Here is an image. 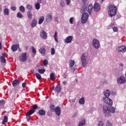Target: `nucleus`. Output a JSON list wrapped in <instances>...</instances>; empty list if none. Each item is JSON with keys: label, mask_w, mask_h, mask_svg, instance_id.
I'll list each match as a JSON object with an SVG mask.
<instances>
[{"label": "nucleus", "mask_w": 126, "mask_h": 126, "mask_svg": "<svg viewBox=\"0 0 126 126\" xmlns=\"http://www.w3.org/2000/svg\"><path fill=\"white\" fill-rule=\"evenodd\" d=\"M104 95L106 96L103 97V101L104 103H106L107 105H109V106H112L113 105V100L108 97L110 96V91L108 90H106L104 92Z\"/></svg>", "instance_id": "1"}, {"label": "nucleus", "mask_w": 126, "mask_h": 126, "mask_svg": "<svg viewBox=\"0 0 126 126\" xmlns=\"http://www.w3.org/2000/svg\"><path fill=\"white\" fill-rule=\"evenodd\" d=\"M103 113L105 114V117L110 116V113H115V108L104 104Z\"/></svg>", "instance_id": "2"}, {"label": "nucleus", "mask_w": 126, "mask_h": 126, "mask_svg": "<svg viewBox=\"0 0 126 126\" xmlns=\"http://www.w3.org/2000/svg\"><path fill=\"white\" fill-rule=\"evenodd\" d=\"M108 15L110 17H113L117 14V6L112 5L108 6Z\"/></svg>", "instance_id": "3"}, {"label": "nucleus", "mask_w": 126, "mask_h": 126, "mask_svg": "<svg viewBox=\"0 0 126 126\" xmlns=\"http://www.w3.org/2000/svg\"><path fill=\"white\" fill-rule=\"evenodd\" d=\"M89 17V15H88V13H83L82 15L81 18V23L83 24L86 23L87 22V20H88V17Z\"/></svg>", "instance_id": "4"}, {"label": "nucleus", "mask_w": 126, "mask_h": 126, "mask_svg": "<svg viewBox=\"0 0 126 126\" xmlns=\"http://www.w3.org/2000/svg\"><path fill=\"white\" fill-rule=\"evenodd\" d=\"M92 44L94 49H99L100 48V42L97 39H94Z\"/></svg>", "instance_id": "5"}, {"label": "nucleus", "mask_w": 126, "mask_h": 126, "mask_svg": "<svg viewBox=\"0 0 126 126\" xmlns=\"http://www.w3.org/2000/svg\"><path fill=\"white\" fill-rule=\"evenodd\" d=\"M27 58V53H23L20 55L19 59L20 62H26Z\"/></svg>", "instance_id": "6"}, {"label": "nucleus", "mask_w": 126, "mask_h": 126, "mask_svg": "<svg viewBox=\"0 0 126 126\" xmlns=\"http://www.w3.org/2000/svg\"><path fill=\"white\" fill-rule=\"evenodd\" d=\"M85 54H83L82 55L81 58V62L82 63L83 66L84 67H85V66L86 65V63H86V57L85 56Z\"/></svg>", "instance_id": "7"}, {"label": "nucleus", "mask_w": 126, "mask_h": 126, "mask_svg": "<svg viewBox=\"0 0 126 126\" xmlns=\"http://www.w3.org/2000/svg\"><path fill=\"white\" fill-rule=\"evenodd\" d=\"M40 36L42 39L45 40V39H47V37H48V33L45 32V31L42 30L40 32Z\"/></svg>", "instance_id": "8"}, {"label": "nucleus", "mask_w": 126, "mask_h": 126, "mask_svg": "<svg viewBox=\"0 0 126 126\" xmlns=\"http://www.w3.org/2000/svg\"><path fill=\"white\" fill-rule=\"evenodd\" d=\"M117 82L119 84H122V83H124V82H126V77L124 76H121V77L117 79Z\"/></svg>", "instance_id": "9"}, {"label": "nucleus", "mask_w": 126, "mask_h": 126, "mask_svg": "<svg viewBox=\"0 0 126 126\" xmlns=\"http://www.w3.org/2000/svg\"><path fill=\"white\" fill-rule=\"evenodd\" d=\"M94 11H96V12H97V11H99V10H100V9H101V6L100 5V4L99 3H95L94 4Z\"/></svg>", "instance_id": "10"}, {"label": "nucleus", "mask_w": 126, "mask_h": 126, "mask_svg": "<svg viewBox=\"0 0 126 126\" xmlns=\"http://www.w3.org/2000/svg\"><path fill=\"white\" fill-rule=\"evenodd\" d=\"M54 91L56 93H60L62 91V84H59L55 89Z\"/></svg>", "instance_id": "11"}, {"label": "nucleus", "mask_w": 126, "mask_h": 126, "mask_svg": "<svg viewBox=\"0 0 126 126\" xmlns=\"http://www.w3.org/2000/svg\"><path fill=\"white\" fill-rule=\"evenodd\" d=\"M52 20H53V16H52V14H48L46 17V21L47 22H50V21H52Z\"/></svg>", "instance_id": "12"}, {"label": "nucleus", "mask_w": 126, "mask_h": 126, "mask_svg": "<svg viewBox=\"0 0 126 126\" xmlns=\"http://www.w3.org/2000/svg\"><path fill=\"white\" fill-rule=\"evenodd\" d=\"M19 48V44L13 45L11 46V50L12 52H16Z\"/></svg>", "instance_id": "13"}, {"label": "nucleus", "mask_w": 126, "mask_h": 126, "mask_svg": "<svg viewBox=\"0 0 126 126\" xmlns=\"http://www.w3.org/2000/svg\"><path fill=\"white\" fill-rule=\"evenodd\" d=\"M118 52L125 53L126 52V47L125 46H121L118 47Z\"/></svg>", "instance_id": "14"}, {"label": "nucleus", "mask_w": 126, "mask_h": 126, "mask_svg": "<svg viewBox=\"0 0 126 126\" xmlns=\"http://www.w3.org/2000/svg\"><path fill=\"white\" fill-rule=\"evenodd\" d=\"M20 84V81H19L18 79H15L12 82V86L13 87H16L18 85Z\"/></svg>", "instance_id": "15"}, {"label": "nucleus", "mask_w": 126, "mask_h": 126, "mask_svg": "<svg viewBox=\"0 0 126 126\" xmlns=\"http://www.w3.org/2000/svg\"><path fill=\"white\" fill-rule=\"evenodd\" d=\"M65 42H66L67 44H69V43H71V42H72V36H67L65 39Z\"/></svg>", "instance_id": "16"}, {"label": "nucleus", "mask_w": 126, "mask_h": 126, "mask_svg": "<svg viewBox=\"0 0 126 126\" xmlns=\"http://www.w3.org/2000/svg\"><path fill=\"white\" fill-rule=\"evenodd\" d=\"M55 112L57 116H61V108L60 106H57L56 107Z\"/></svg>", "instance_id": "17"}, {"label": "nucleus", "mask_w": 126, "mask_h": 126, "mask_svg": "<svg viewBox=\"0 0 126 126\" xmlns=\"http://www.w3.org/2000/svg\"><path fill=\"white\" fill-rule=\"evenodd\" d=\"M7 122H8V117L6 115H4L2 122V125H5Z\"/></svg>", "instance_id": "18"}, {"label": "nucleus", "mask_w": 126, "mask_h": 126, "mask_svg": "<svg viewBox=\"0 0 126 126\" xmlns=\"http://www.w3.org/2000/svg\"><path fill=\"white\" fill-rule=\"evenodd\" d=\"M37 19H33L32 22L31 23V26L33 28V27H35V26H37Z\"/></svg>", "instance_id": "19"}, {"label": "nucleus", "mask_w": 126, "mask_h": 126, "mask_svg": "<svg viewBox=\"0 0 126 126\" xmlns=\"http://www.w3.org/2000/svg\"><path fill=\"white\" fill-rule=\"evenodd\" d=\"M34 113L35 111L31 109L27 113L26 116V117H29L30 116H31V115H32V114H34Z\"/></svg>", "instance_id": "20"}, {"label": "nucleus", "mask_w": 126, "mask_h": 126, "mask_svg": "<svg viewBox=\"0 0 126 126\" xmlns=\"http://www.w3.org/2000/svg\"><path fill=\"white\" fill-rule=\"evenodd\" d=\"M93 8H94V7H93V6L91 4L88 6V12L89 13V14H91V11L93 10Z\"/></svg>", "instance_id": "21"}, {"label": "nucleus", "mask_w": 126, "mask_h": 126, "mask_svg": "<svg viewBox=\"0 0 126 126\" xmlns=\"http://www.w3.org/2000/svg\"><path fill=\"white\" fill-rule=\"evenodd\" d=\"M74 63H75V62H74V60H70L69 61V67H73L74 65Z\"/></svg>", "instance_id": "22"}, {"label": "nucleus", "mask_w": 126, "mask_h": 126, "mask_svg": "<svg viewBox=\"0 0 126 126\" xmlns=\"http://www.w3.org/2000/svg\"><path fill=\"white\" fill-rule=\"evenodd\" d=\"M44 20H45V17L44 16H41L39 18L38 20V24L41 25L44 22Z\"/></svg>", "instance_id": "23"}, {"label": "nucleus", "mask_w": 126, "mask_h": 126, "mask_svg": "<svg viewBox=\"0 0 126 126\" xmlns=\"http://www.w3.org/2000/svg\"><path fill=\"white\" fill-rule=\"evenodd\" d=\"M39 52L41 55H45L46 54V50L45 48H41L39 50Z\"/></svg>", "instance_id": "24"}, {"label": "nucleus", "mask_w": 126, "mask_h": 126, "mask_svg": "<svg viewBox=\"0 0 126 126\" xmlns=\"http://www.w3.org/2000/svg\"><path fill=\"white\" fill-rule=\"evenodd\" d=\"M38 114L39 116H45L46 115V112L43 109H41L38 111Z\"/></svg>", "instance_id": "25"}, {"label": "nucleus", "mask_w": 126, "mask_h": 126, "mask_svg": "<svg viewBox=\"0 0 126 126\" xmlns=\"http://www.w3.org/2000/svg\"><path fill=\"white\" fill-rule=\"evenodd\" d=\"M50 78L52 81H55V80H56V78H55V73H51L50 75Z\"/></svg>", "instance_id": "26"}, {"label": "nucleus", "mask_w": 126, "mask_h": 126, "mask_svg": "<svg viewBox=\"0 0 126 126\" xmlns=\"http://www.w3.org/2000/svg\"><path fill=\"white\" fill-rule=\"evenodd\" d=\"M27 16L29 19H32V17H33V14L31 13V11H28L27 12Z\"/></svg>", "instance_id": "27"}, {"label": "nucleus", "mask_w": 126, "mask_h": 126, "mask_svg": "<svg viewBox=\"0 0 126 126\" xmlns=\"http://www.w3.org/2000/svg\"><path fill=\"white\" fill-rule=\"evenodd\" d=\"M4 15H9V9L5 8L3 11Z\"/></svg>", "instance_id": "28"}, {"label": "nucleus", "mask_w": 126, "mask_h": 126, "mask_svg": "<svg viewBox=\"0 0 126 126\" xmlns=\"http://www.w3.org/2000/svg\"><path fill=\"white\" fill-rule=\"evenodd\" d=\"M19 10L22 13H24V12H25V7H24V6L21 5L19 7Z\"/></svg>", "instance_id": "29"}, {"label": "nucleus", "mask_w": 126, "mask_h": 126, "mask_svg": "<svg viewBox=\"0 0 126 126\" xmlns=\"http://www.w3.org/2000/svg\"><path fill=\"white\" fill-rule=\"evenodd\" d=\"M79 104H81L82 105H83L84 103H85V99L84 97H82L80 98V99L79 101Z\"/></svg>", "instance_id": "30"}, {"label": "nucleus", "mask_w": 126, "mask_h": 126, "mask_svg": "<svg viewBox=\"0 0 126 126\" xmlns=\"http://www.w3.org/2000/svg\"><path fill=\"white\" fill-rule=\"evenodd\" d=\"M0 60L1 61V63H4L6 62V60H5V58L3 56H1L0 58Z\"/></svg>", "instance_id": "31"}, {"label": "nucleus", "mask_w": 126, "mask_h": 126, "mask_svg": "<svg viewBox=\"0 0 126 126\" xmlns=\"http://www.w3.org/2000/svg\"><path fill=\"white\" fill-rule=\"evenodd\" d=\"M27 9L28 10H30V11H31V10H33V7L31 5H27Z\"/></svg>", "instance_id": "32"}, {"label": "nucleus", "mask_w": 126, "mask_h": 126, "mask_svg": "<svg viewBox=\"0 0 126 126\" xmlns=\"http://www.w3.org/2000/svg\"><path fill=\"white\" fill-rule=\"evenodd\" d=\"M32 110L33 111H34V112H36V110L38 109V105H37V104H34L33 105H32Z\"/></svg>", "instance_id": "33"}, {"label": "nucleus", "mask_w": 126, "mask_h": 126, "mask_svg": "<svg viewBox=\"0 0 126 126\" xmlns=\"http://www.w3.org/2000/svg\"><path fill=\"white\" fill-rule=\"evenodd\" d=\"M35 76L37 79L40 80V79H42V77L41 76V75L38 73H35Z\"/></svg>", "instance_id": "34"}, {"label": "nucleus", "mask_w": 126, "mask_h": 126, "mask_svg": "<svg viewBox=\"0 0 126 126\" xmlns=\"http://www.w3.org/2000/svg\"><path fill=\"white\" fill-rule=\"evenodd\" d=\"M17 17L18 18H22V17H23V15H22V14L20 12H19L17 14Z\"/></svg>", "instance_id": "35"}, {"label": "nucleus", "mask_w": 126, "mask_h": 126, "mask_svg": "<svg viewBox=\"0 0 126 126\" xmlns=\"http://www.w3.org/2000/svg\"><path fill=\"white\" fill-rule=\"evenodd\" d=\"M85 125V120H83L82 121L80 122L78 126H84Z\"/></svg>", "instance_id": "36"}, {"label": "nucleus", "mask_w": 126, "mask_h": 126, "mask_svg": "<svg viewBox=\"0 0 126 126\" xmlns=\"http://www.w3.org/2000/svg\"><path fill=\"white\" fill-rule=\"evenodd\" d=\"M87 10V8L84 6L82 7L81 9V12H82V13L83 12H85V11H86Z\"/></svg>", "instance_id": "37"}, {"label": "nucleus", "mask_w": 126, "mask_h": 126, "mask_svg": "<svg viewBox=\"0 0 126 126\" xmlns=\"http://www.w3.org/2000/svg\"><path fill=\"white\" fill-rule=\"evenodd\" d=\"M31 48H32V53H33V54H34V55H36L37 51H36V49H35V48L33 46H32Z\"/></svg>", "instance_id": "38"}, {"label": "nucleus", "mask_w": 126, "mask_h": 126, "mask_svg": "<svg viewBox=\"0 0 126 126\" xmlns=\"http://www.w3.org/2000/svg\"><path fill=\"white\" fill-rule=\"evenodd\" d=\"M38 71L39 73H40V74H43V73L45 72V70L44 69H39Z\"/></svg>", "instance_id": "39"}, {"label": "nucleus", "mask_w": 126, "mask_h": 126, "mask_svg": "<svg viewBox=\"0 0 126 126\" xmlns=\"http://www.w3.org/2000/svg\"><path fill=\"white\" fill-rule=\"evenodd\" d=\"M5 104V101H4V99H2L0 101V106H4V104Z\"/></svg>", "instance_id": "40"}, {"label": "nucleus", "mask_w": 126, "mask_h": 126, "mask_svg": "<svg viewBox=\"0 0 126 126\" xmlns=\"http://www.w3.org/2000/svg\"><path fill=\"white\" fill-rule=\"evenodd\" d=\"M35 7L36 9H40V3L37 2L35 4Z\"/></svg>", "instance_id": "41"}, {"label": "nucleus", "mask_w": 126, "mask_h": 126, "mask_svg": "<svg viewBox=\"0 0 126 126\" xmlns=\"http://www.w3.org/2000/svg\"><path fill=\"white\" fill-rule=\"evenodd\" d=\"M43 64L44 66H47V65H48V60H44L43 61Z\"/></svg>", "instance_id": "42"}, {"label": "nucleus", "mask_w": 126, "mask_h": 126, "mask_svg": "<svg viewBox=\"0 0 126 126\" xmlns=\"http://www.w3.org/2000/svg\"><path fill=\"white\" fill-rule=\"evenodd\" d=\"M55 105H51L50 106V110L51 111H54V110H55Z\"/></svg>", "instance_id": "43"}, {"label": "nucleus", "mask_w": 126, "mask_h": 126, "mask_svg": "<svg viewBox=\"0 0 126 126\" xmlns=\"http://www.w3.org/2000/svg\"><path fill=\"white\" fill-rule=\"evenodd\" d=\"M64 2H63V1L62 0L60 2V6H61V7H64Z\"/></svg>", "instance_id": "44"}, {"label": "nucleus", "mask_w": 126, "mask_h": 126, "mask_svg": "<svg viewBox=\"0 0 126 126\" xmlns=\"http://www.w3.org/2000/svg\"><path fill=\"white\" fill-rule=\"evenodd\" d=\"M106 126H113V124H112L110 121H107L106 124Z\"/></svg>", "instance_id": "45"}, {"label": "nucleus", "mask_w": 126, "mask_h": 126, "mask_svg": "<svg viewBox=\"0 0 126 126\" xmlns=\"http://www.w3.org/2000/svg\"><path fill=\"white\" fill-rule=\"evenodd\" d=\"M56 53V51H55V48H51V54L52 55H54Z\"/></svg>", "instance_id": "46"}, {"label": "nucleus", "mask_w": 126, "mask_h": 126, "mask_svg": "<svg viewBox=\"0 0 126 126\" xmlns=\"http://www.w3.org/2000/svg\"><path fill=\"white\" fill-rule=\"evenodd\" d=\"M98 126H104V123L102 122V121H100L98 124Z\"/></svg>", "instance_id": "47"}, {"label": "nucleus", "mask_w": 126, "mask_h": 126, "mask_svg": "<svg viewBox=\"0 0 126 126\" xmlns=\"http://www.w3.org/2000/svg\"><path fill=\"white\" fill-rule=\"evenodd\" d=\"M70 24H73V17H71L69 19Z\"/></svg>", "instance_id": "48"}, {"label": "nucleus", "mask_w": 126, "mask_h": 126, "mask_svg": "<svg viewBox=\"0 0 126 126\" xmlns=\"http://www.w3.org/2000/svg\"><path fill=\"white\" fill-rule=\"evenodd\" d=\"M11 10H13V11H15L16 10V7L14 6H12L11 7Z\"/></svg>", "instance_id": "49"}, {"label": "nucleus", "mask_w": 126, "mask_h": 126, "mask_svg": "<svg viewBox=\"0 0 126 126\" xmlns=\"http://www.w3.org/2000/svg\"><path fill=\"white\" fill-rule=\"evenodd\" d=\"M114 28V24H110L108 27L109 29H111V28Z\"/></svg>", "instance_id": "50"}, {"label": "nucleus", "mask_w": 126, "mask_h": 126, "mask_svg": "<svg viewBox=\"0 0 126 126\" xmlns=\"http://www.w3.org/2000/svg\"><path fill=\"white\" fill-rule=\"evenodd\" d=\"M113 30L114 31V32H118V28L117 27H113Z\"/></svg>", "instance_id": "51"}, {"label": "nucleus", "mask_w": 126, "mask_h": 126, "mask_svg": "<svg viewBox=\"0 0 126 126\" xmlns=\"http://www.w3.org/2000/svg\"><path fill=\"white\" fill-rule=\"evenodd\" d=\"M22 86L23 88H25V87L26 86V82L23 83L22 84Z\"/></svg>", "instance_id": "52"}, {"label": "nucleus", "mask_w": 126, "mask_h": 126, "mask_svg": "<svg viewBox=\"0 0 126 126\" xmlns=\"http://www.w3.org/2000/svg\"><path fill=\"white\" fill-rule=\"evenodd\" d=\"M66 1L67 4H70V0H65Z\"/></svg>", "instance_id": "53"}, {"label": "nucleus", "mask_w": 126, "mask_h": 126, "mask_svg": "<svg viewBox=\"0 0 126 126\" xmlns=\"http://www.w3.org/2000/svg\"><path fill=\"white\" fill-rule=\"evenodd\" d=\"M54 37H58V32H55V34H54Z\"/></svg>", "instance_id": "54"}, {"label": "nucleus", "mask_w": 126, "mask_h": 126, "mask_svg": "<svg viewBox=\"0 0 126 126\" xmlns=\"http://www.w3.org/2000/svg\"><path fill=\"white\" fill-rule=\"evenodd\" d=\"M26 119H27V122H29L30 121V117H29V116H26Z\"/></svg>", "instance_id": "55"}, {"label": "nucleus", "mask_w": 126, "mask_h": 126, "mask_svg": "<svg viewBox=\"0 0 126 126\" xmlns=\"http://www.w3.org/2000/svg\"><path fill=\"white\" fill-rule=\"evenodd\" d=\"M67 82L66 81H64L63 82V85H65V84H67Z\"/></svg>", "instance_id": "56"}, {"label": "nucleus", "mask_w": 126, "mask_h": 126, "mask_svg": "<svg viewBox=\"0 0 126 126\" xmlns=\"http://www.w3.org/2000/svg\"><path fill=\"white\" fill-rule=\"evenodd\" d=\"M54 39H55L56 42H57V43L59 42V40H58V37H54Z\"/></svg>", "instance_id": "57"}, {"label": "nucleus", "mask_w": 126, "mask_h": 126, "mask_svg": "<svg viewBox=\"0 0 126 126\" xmlns=\"http://www.w3.org/2000/svg\"><path fill=\"white\" fill-rule=\"evenodd\" d=\"M2 47H1V42H0V50H1Z\"/></svg>", "instance_id": "58"}, {"label": "nucleus", "mask_w": 126, "mask_h": 126, "mask_svg": "<svg viewBox=\"0 0 126 126\" xmlns=\"http://www.w3.org/2000/svg\"><path fill=\"white\" fill-rule=\"evenodd\" d=\"M83 1L84 2V3H85V2H86V1H87V0H83Z\"/></svg>", "instance_id": "59"}, {"label": "nucleus", "mask_w": 126, "mask_h": 126, "mask_svg": "<svg viewBox=\"0 0 126 126\" xmlns=\"http://www.w3.org/2000/svg\"><path fill=\"white\" fill-rule=\"evenodd\" d=\"M55 89V87H52L51 88V90H54Z\"/></svg>", "instance_id": "60"}, {"label": "nucleus", "mask_w": 126, "mask_h": 126, "mask_svg": "<svg viewBox=\"0 0 126 126\" xmlns=\"http://www.w3.org/2000/svg\"><path fill=\"white\" fill-rule=\"evenodd\" d=\"M31 62V59H28V63Z\"/></svg>", "instance_id": "61"}, {"label": "nucleus", "mask_w": 126, "mask_h": 126, "mask_svg": "<svg viewBox=\"0 0 126 126\" xmlns=\"http://www.w3.org/2000/svg\"><path fill=\"white\" fill-rule=\"evenodd\" d=\"M120 65H121V66H124V64H123V63H121L120 64Z\"/></svg>", "instance_id": "62"}, {"label": "nucleus", "mask_w": 126, "mask_h": 126, "mask_svg": "<svg viewBox=\"0 0 126 126\" xmlns=\"http://www.w3.org/2000/svg\"><path fill=\"white\" fill-rule=\"evenodd\" d=\"M26 50H28V46H27Z\"/></svg>", "instance_id": "63"}, {"label": "nucleus", "mask_w": 126, "mask_h": 126, "mask_svg": "<svg viewBox=\"0 0 126 126\" xmlns=\"http://www.w3.org/2000/svg\"><path fill=\"white\" fill-rule=\"evenodd\" d=\"M103 1H104V0H101V3H102V2H103Z\"/></svg>", "instance_id": "64"}]
</instances>
